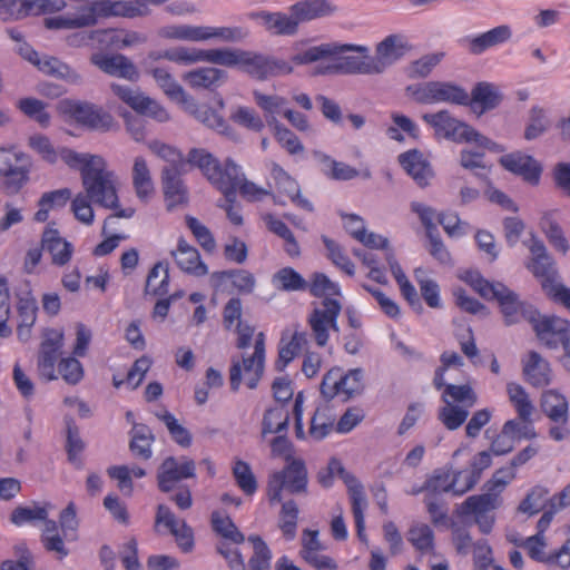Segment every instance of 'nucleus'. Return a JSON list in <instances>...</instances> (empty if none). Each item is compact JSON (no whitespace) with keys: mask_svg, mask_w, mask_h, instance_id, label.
<instances>
[{"mask_svg":"<svg viewBox=\"0 0 570 570\" xmlns=\"http://www.w3.org/2000/svg\"><path fill=\"white\" fill-rule=\"evenodd\" d=\"M298 521V507L294 500H288L282 504L279 512L278 528L283 537L291 541L295 538Z\"/></svg>","mask_w":570,"mask_h":570,"instance_id":"54","label":"nucleus"},{"mask_svg":"<svg viewBox=\"0 0 570 570\" xmlns=\"http://www.w3.org/2000/svg\"><path fill=\"white\" fill-rule=\"evenodd\" d=\"M179 104L186 112L195 117L198 121L208 128L217 130L226 136H234V130L226 120L213 108L207 105H199L191 96L186 95Z\"/></svg>","mask_w":570,"mask_h":570,"instance_id":"19","label":"nucleus"},{"mask_svg":"<svg viewBox=\"0 0 570 570\" xmlns=\"http://www.w3.org/2000/svg\"><path fill=\"white\" fill-rule=\"evenodd\" d=\"M502 100L497 86L490 82H478L472 91L471 98L469 97V104L474 112L479 116L488 110H492L499 106Z\"/></svg>","mask_w":570,"mask_h":570,"instance_id":"26","label":"nucleus"},{"mask_svg":"<svg viewBox=\"0 0 570 570\" xmlns=\"http://www.w3.org/2000/svg\"><path fill=\"white\" fill-rule=\"evenodd\" d=\"M507 392L509 401L517 411L519 419L524 423H531L534 406L524 387L518 383L511 382L507 385Z\"/></svg>","mask_w":570,"mask_h":570,"instance_id":"43","label":"nucleus"},{"mask_svg":"<svg viewBox=\"0 0 570 570\" xmlns=\"http://www.w3.org/2000/svg\"><path fill=\"white\" fill-rule=\"evenodd\" d=\"M244 180V175L239 167L232 160H227L224 166L216 170L209 181L223 193L227 203H235L238 185Z\"/></svg>","mask_w":570,"mask_h":570,"instance_id":"23","label":"nucleus"},{"mask_svg":"<svg viewBox=\"0 0 570 570\" xmlns=\"http://www.w3.org/2000/svg\"><path fill=\"white\" fill-rule=\"evenodd\" d=\"M308 345L307 334L295 331L292 334L284 333L278 345V358L276 367L283 371Z\"/></svg>","mask_w":570,"mask_h":570,"instance_id":"25","label":"nucleus"},{"mask_svg":"<svg viewBox=\"0 0 570 570\" xmlns=\"http://www.w3.org/2000/svg\"><path fill=\"white\" fill-rule=\"evenodd\" d=\"M213 531L223 541L218 544V552L227 560L232 570H246L243 557L237 548L230 544H240L245 535L238 530L230 517L222 511H214L210 518Z\"/></svg>","mask_w":570,"mask_h":570,"instance_id":"8","label":"nucleus"},{"mask_svg":"<svg viewBox=\"0 0 570 570\" xmlns=\"http://www.w3.org/2000/svg\"><path fill=\"white\" fill-rule=\"evenodd\" d=\"M523 363L524 380L534 387H542L551 382L550 364L534 351L529 352Z\"/></svg>","mask_w":570,"mask_h":570,"instance_id":"27","label":"nucleus"},{"mask_svg":"<svg viewBox=\"0 0 570 570\" xmlns=\"http://www.w3.org/2000/svg\"><path fill=\"white\" fill-rule=\"evenodd\" d=\"M146 294L154 296H165L169 291V268L168 264L158 262L149 271L146 287Z\"/></svg>","mask_w":570,"mask_h":570,"instance_id":"47","label":"nucleus"},{"mask_svg":"<svg viewBox=\"0 0 570 570\" xmlns=\"http://www.w3.org/2000/svg\"><path fill=\"white\" fill-rule=\"evenodd\" d=\"M508 484L507 480L492 475L484 484L485 492L466 498L459 508V514L464 518L473 517L480 531L490 533L494 524L493 511L501 505V493Z\"/></svg>","mask_w":570,"mask_h":570,"instance_id":"3","label":"nucleus"},{"mask_svg":"<svg viewBox=\"0 0 570 570\" xmlns=\"http://www.w3.org/2000/svg\"><path fill=\"white\" fill-rule=\"evenodd\" d=\"M135 210L132 208H125L117 210L114 215L106 218L102 226V235L105 239L96 246L95 249H115L119 246V242L125 239L127 235L125 233L116 232V224L118 218H130Z\"/></svg>","mask_w":570,"mask_h":570,"instance_id":"37","label":"nucleus"},{"mask_svg":"<svg viewBox=\"0 0 570 570\" xmlns=\"http://www.w3.org/2000/svg\"><path fill=\"white\" fill-rule=\"evenodd\" d=\"M164 525L175 538V541L183 552H190L194 548V531L186 521L178 519L171 510L159 504L155 518V528Z\"/></svg>","mask_w":570,"mask_h":570,"instance_id":"15","label":"nucleus"},{"mask_svg":"<svg viewBox=\"0 0 570 570\" xmlns=\"http://www.w3.org/2000/svg\"><path fill=\"white\" fill-rule=\"evenodd\" d=\"M422 119L434 128L436 135L454 141H466L473 128L452 117L448 110L424 114Z\"/></svg>","mask_w":570,"mask_h":570,"instance_id":"17","label":"nucleus"},{"mask_svg":"<svg viewBox=\"0 0 570 570\" xmlns=\"http://www.w3.org/2000/svg\"><path fill=\"white\" fill-rule=\"evenodd\" d=\"M227 79V72L214 67H200L183 75V80L193 89L216 90Z\"/></svg>","mask_w":570,"mask_h":570,"instance_id":"24","label":"nucleus"},{"mask_svg":"<svg viewBox=\"0 0 570 570\" xmlns=\"http://www.w3.org/2000/svg\"><path fill=\"white\" fill-rule=\"evenodd\" d=\"M508 484L507 480L492 475L484 484L485 492L466 498L459 508V514L464 518L473 517L480 531L490 533L494 524L493 511L501 505V493Z\"/></svg>","mask_w":570,"mask_h":570,"instance_id":"2","label":"nucleus"},{"mask_svg":"<svg viewBox=\"0 0 570 570\" xmlns=\"http://www.w3.org/2000/svg\"><path fill=\"white\" fill-rule=\"evenodd\" d=\"M442 401L444 403L451 402V404L458 403V405L461 403L472 406L476 402V395L468 384H448L442 392Z\"/></svg>","mask_w":570,"mask_h":570,"instance_id":"63","label":"nucleus"},{"mask_svg":"<svg viewBox=\"0 0 570 570\" xmlns=\"http://www.w3.org/2000/svg\"><path fill=\"white\" fill-rule=\"evenodd\" d=\"M335 415L328 405L317 406L312 420L308 434L314 440H323L334 429Z\"/></svg>","mask_w":570,"mask_h":570,"instance_id":"46","label":"nucleus"},{"mask_svg":"<svg viewBox=\"0 0 570 570\" xmlns=\"http://www.w3.org/2000/svg\"><path fill=\"white\" fill-rule=\"evenodd\" d=\"M232 472L237 487L246 495H253L257 491V480L247 462L236 459Z\"/></svg>","mask_w":570,"mask_h":570,"instance_id":"57","label":"nucleus"},{"mask_svg":"<svg viewBox=\"0 0 570 570\" xmlns=\"http://www.w3.org/2000/svg\"><path fill=\"white\" fill-rule=\"evenodd\" d=\"M90 62L109 76L125 78L135 81L139 77L136 66L126 56L94 53Z\"/></svg>","mask_w":570,"mask_h":570,"instance_id":"20","label":"nucleus"},{"mask_svg":"<svg viewBox=\"0 0 570 570\" xmlns=\"http://www.w3.org/2000/svg\"><path fill=\"white\" fill-rule=\"evenodd\" d=\"M340 478L343 480L348 490L351 500L352 513L355 522L356 535L361 542L367 543L365 533V509L367 507L366 497L363 485L351 473H348L341 460L332 458L325 469H322L317 474L320 484L324 488L333 485L334 479Z\"/></svg>","mask_w":570,"mask_h":570,"instance_id":"4","label":"nucleus"},{"mask_svg":"<svg viewBox=\"0 0 570 570\" xmlns=\"http://www.w3.org/2000/svg\"><path fill=\"white\" fill-rule=\"evenodd\" d=\"M306 291L312 296L323 299H337L341 296L340 285L321 272L309 275L306 281Z\"/></svg>","mask_w":570,"mask_h":570,"instance_id":"38","label":"nucleus"},{"mask_svg":"<svg viewBox=\"0 0 570 570\" xmlns=\"http://www.w3.org/2000/svg\"><path fill=\"white\" fill-rule=\"evenodd\" d=\"M216 289L223 284L230 282L233 287L239 293L249 294L254 291L255 278L247 271H223L216 272L212 276Z\"/></svg>","mask_w":570,"mask_h":570,"instance_id":"39","label":"nucleus"},{"mask_svg":"<svg viewBox=\"0 0 570 570\" xmlns=\"http://www.w3.org/2000/svg\"><path fill=\"white\" fill-rule=\"evenodd\" d=\"M151 73L165 95L170 99L179 102L187 95L184 88L175 81L167 70L163 68H155Z\"/></svg>","mask_w":570,"mask_h":570,"instance_id":"64","label":"nucleus"},{"mask_svg":"<svg viewBox=\"0 0 570 570\" xmlns=\"http://www.w3.org/2000/svg\"><path fill=\"white\" fill-rule=\"evenodd\" d=\"M78 529V519L76 507L70 502L59 515V524L55 520H46L42 533L41 543L49 552H55L61 560L69 553L65 547L63 539H75Z\"/></svg>","mask_w":570,"mask_h":570,"instance_id":"6","label":"nucleus"},{"mask_svg":"<svg viewBox=\"0 0 570 570\" xmlns=\"http://www.w3.org/2000/svg\"><path fill=\"white\" fill-rule=\"evenodd\" d=\"M248 542L254 549L248 561L249 570H271L272 552L266 542L257 534L249 535Z\"/></svg>","mask_w":570,"mask_h":570,"instance_id":"55","label":"nucleus"},{"mask_svg":"<svg viewBox=\"0 0 570 570\" xmlns=\"http://www.w3.org/2000/svg\"><path fill=\"white\" fill-rule=\"evenodd\" d=\"M104 18L117 16L125 18H136L148 13V9L137 1H110L101 0Z\"/></svg>","mask_w":570,"mask_h":570,"instance_id":"48","label":"nucleus"},{"mask_svg":"<svg viewBox=\"0 0 570 570\" xmlns=\"http://www.w3.org/2000/svg\"><path fill=\"white\" fill-rule=\"evenodd\" d=\"M184 171L185 168L177 169L176 167H164L161 170V183L168 209L186 205L188 202L187 188L180 178Z\"/></svg>","mask_w":570,"mask_h":570,"instance_id":"22","label":"nucleus"},{"mask_svg":"<svg viewBox=\"0 0 570 570\" xmlns=\"http://www.w3.org/2000/svg\"><path fill=\"white\" fill-rule=\"evenodd\" d=\"M63 346V332L57 328H47L37 361V368L40 379L45 381L57 380L56 364Z\"/></svg>","mask_w":570,"mask_h":570,"instance_id":"13","label":"nucleus"},{"mask_svg":"<svg viewBox=\"0 0 570 570\" xmlns=\"http://www.w3.org/2000/svg\"><path fill=\"white\" fill-rule=\"evenodd\" d=\"M289 422V404L276 403L266 410L262 422V435L286 433Z\"/></svg>","mask_w":570,"mask_h":570,"instance_id":"35","label":"nucleus"},{"mask_svg":"<svg viewBox=\"0 0 570 570\" xmlns=\"http://www.w3.org/2000/svg\"><path fill=\"white\" fill-rule=\"evenodd\" d=\"M441 101L466 106L469 104V94L458 85L434 81V102Z\"/></svg>","mask_w":570,"mask_h":570,"instance_id":"51","label":"nucleus"},{"mask_svg":"<svg viewBox=\"0 0 570 570\" xmlns=\"http://www.w3.org/2000/svg\"><path fill=\"white\" fill-rule=\"evenodd\" d=\"M76 29L92 27L97 24L100 18H104L101 0H96L89 4L81 6L77 12L70 13Z\"/></svg>","mask_w":570,"mask_h":570,"instance_id":"59","label":"nucleus"},{"mask_svg":"<svg viewBox=\"0 0 570 570\" xmlns=\"http://www.w3.org/2000/svg\"><path fill=\"white\" fill-rule=\"evenodd\" d=\"M156 416L163 421L171 436V439L183 448L191 444V434L189 431L178 423V420L167 410L156 413Z\"/></svg>","mask_w":570,"mask_h":570,"instance_id":"62","label":"nucleus"},{"mask_svg":"<svg viewBox=\"0 0 570 570\" xmlns=\"http://www.w3.org/2000/svg\"><path fill=\"white\" fill-rule=\"evenodd\" d=\"M307 489V470L302 459L286 463L282 471L273 473L267 483V498L272 505L282 501L283 490L304 493Z\"/></svg>","mask_w":570,"mask_h":570,"instance_id":"7","label":"nucleus"},{"mask_svg":"<svg viewBox=\"0 0 570 570\" xmlns=\"http://www.w3.org/2000/svg\"><path fill=\"white\" fill-rule=\"evenodd\" d=\"M36 67L48 76L63 79L71 83H78L81 81V76L75 69L52 56H43L40 61L36 62Z\"/></svg>","mask_w":570,"mask_h":570,"instance_id":"41","label":"nucleus"},{"mask_svg":"<svg viewBox=\"0 0 570 570\" xmlns=\"http://www.w3.org/2000/svg\"><path fill=\"white\" fill-rule=\"evenodd\" d=\"M132 183L138 198L146 200L154 193L150 171L142 157H137L132 168Z\"/></svg>","mask_w":570,"mask_h":570,"instance_id":"50","label":"nucleus"},{"mask_svg":"<svg viewBox=\"0 0 570 570\" xmlns=\"http://www.w3.org/2000/svg\"><path fill=\"white\" fill-rule=\"evenodd\" d=\"M346 51L365 52L367 51V48L356 45L323 43L321 46L312 47L303 53L295 55L293 57V61L299 65L311 63L323 58L342 55Z\"/></svg>","mask_w":570,"mask_h":570,"instance_id":"30","label":"nucleus"},{"mask_svg":"<svg viewBox=\"0 0 570 570\" xmlns=\"http://www.w3.org/2000/svg\"><path fill=\"white\" fill-rule=\"evenodd\" d=\"M160 36L167 39L185 40V41H205L206 27L203 26H168L160 30Z\"/></svg>","mask_w":570,"mask_h":570,"instance_id":"52","label":"nucleus"},{"mask_svg":"<svg viewBox=\"0 0 570 570\" xmlns=\"http://www.w3.org/2000/svg\"><path fill=\"white\" fill-rule=\"evenodd\" d=\"M67 111L80 125L98 131H109L116 126L114 117L102 108L89 102L63 101Z\"/></svg>","mask_w":570,"mask_h":570,"instance_id":"14","label":"nucleus"},{"mask_svg":"<svg viewBox=\"0 0 570 570\" xmlns=\"http://www.w3.org/2000/svg\"><path fill=\"white\" fill-rule=\"evenodd\" d=\"M129 443L132 455L137 459L149 460L153 455L151 444L155 440L151 430L145 424L134 423Z\"/></svg>","mask_w":570,"mask_h":570,"instance_id":"42","label":"nucleus"},{"mask_svg":"<svg viewBox=\"0 0 570 570\" xmlns=\"http://www.w3.org/2000/svg\"><path fill=\"white\" fill-rule=\"evenodd\" d=\"M503 227L509 246H519V239L523 237L522 243L528 249H544L542 242L531 232H524V224L518 217H507L503 222Z\"/></svg>","mask_w":570,"mask_h":570,"instance_id":"33","label":"nucleus"},{"mask_svg":"<svg viewBox=\"0 0 570 570\" xmlns=\"http://www.w3.org/2000/svg\"><path fill=\"white\" fill-rule=\"evenodd\" d=\"M500 165L508 171L521 176L531 185H537L541 175V166L529 155L520 151L511 153L499 159Z\"/></svg>","mask_w":570,"mask_h":570,"instance_id":"21","label":"nucleus"},{"mask_svg":"<svg viewBox=\"0 0 570 570\" xmlns=\"http://www.w3.org/2000/svg\"><path fill=\"white\" fill-rule=\"evenodd\" d=\"M399 161L420 187L429 185V180L432 177V169L419 150L412 149L401 154Z\"/></svg>","mask_w":570,"mask_h":570,"instance_id":"29","label":"nucleus"},{"mask_svg":"<svg viewBox=\"0 0 570 570\" xmlns=\"http://www.w3.org/2000/svg\"><path fill=\"white\" fill-rule=\"evenodd\" d=\"M424 493V495L441 497L443 493L452 494L451 469L438 468L428 475L424 484L420 488H414L411 494Z\"/></svg>","mask_w":570,"mask_h":570,"instance_id":"34","label":"nucleus"},{"mask_svg":"<svg viewBox=\"0 0 570 570\" xmlns=\"http://www.w3.org/2000/svg\"><path fill=\"white\" fill-rule=\"evenodd\" d=\"M511 36L507 26H499L488 32L474 37L470 41V51L474 55L483 52L485 49L504 42Z\"/></svg>","mask_w":570,"mask_h":570,"instance_id":"49","label":"nucleus"},{"mask_svg":"<svg viewBox=\"0 0 570 570\" xmlns=\"http://www.w3.org/2000/svg\"><path fill=\"white\" fill-rule=\"evenodd\" d=\"M195 476V463L193 460L183 458L180 461L174 456L165 459L159 468L157 480L163 492L171 491L175 485L185 479Z\"/></svg>","mask_w":570,"mask_h":570,"instance_id":"16","label":"nucleus"},{"mask_svg":"<svg viewBox=\"0 0 570 570\" xmlns=\"http://www.w3.org/2000/svg\"><path fill=\"white\" fill-rule=\"evenodd\" d=\"M407 540L421 554L434 552V531L426 523L417 522L412 524L407 531Z\"/></svg>","mask_w":570,"mask_h":570,"instance_id":"45","label":"nucleus"},{"mask_svg":"<svg viewBox=\"0 0 570 570\" xmlns=\"http://www.w3.org/2000/svg\"><path fill=\"white\" fill-rule=\"evenodd\" d=\"M85 194L94 204L107 209H118L117 179L101 158L92 160L81 177Z\"/></svg>","mask_w":570,"mask_h":570,"instance_id":"5","label":"nucleus"},{"mask_svg":"<svg viewBox=\"0 0 570 570\" xmlns=\"http://www.w3.org/2000/svg\"><path fill=\"white\" fill-rule=\"evenodd\" d=\"M186 163L198 167L209 180L220 167L219 161L206 149L193 148L189 150Z\"/></svg>","mask_w":570,"mask_h":570,"instance_id":"60","label":"nucleus"},{"mask_svg":"<svg viewBox=\"0 0 570 570\" xmlns=\"http://www.w3.org/2000/svg\"><path fill=\"white\" fill-rule=\"evenodd\" d=\"M314 155L327 168L324 173L332 179L350 180L358 176V170L345 163L336 161L320 151H316Z\"/></svg>","mask_w":570,"mask_h":570,"instance_id":"53","label":"nucleus"},{"mask_svg":"<svg viewBox=\"0 0 570 570\" xmlns=\"http://www.w3.org/2000/svg\"><path fill=\"white\" fill-rule=\"evenodd\" d=\"M31 168L30 160L17 165L14 168L8 170V173H3L1 176H4L3 187L4 191L8 195L18 194L21 188L29 181V173Z\"/></svg>","mask_w":570,"mask_h":570,"instance_id":"58","label":"nucleus"},{"mask_svg":"<svg viewBox=\"0 0 570 570\" xmlns=\"http://www.w3.org/2000/svg\"><path fill=\"white\" fill-rule=\"evenodd\" d=\"M265 363V334L259 332L255 336L254 352L249 356H244L242 362L233 360L229 370V382L233 392L238 391L242 377L244 379L248 389H255L264 372Z\"/></svg>","mask_w":570,"mask_h":570,"instance_id":"9","label":"nucleus"},{"mask_svg":"<svg viewBox=\"0 0 570 570\" xmlns=\"http://www.w3.org/2000/svg\"><path fill=\"white\" fill-rule=\"evenodd\" d=\"M529 269L540 281L543 291L557 281L554 263L548 252H539L529 264Z\"/></svg>","mask_w":570,"mask_h":570,"instance_id":"44","label":"nucleus"},{"mask_svg":"<svg viewBox=\"0 0 570 570\" xmlns=\"http://www.w3.org/2000/svg\"><path fill=\"white\" fill-rule=\"evenodd\" d=\"M50 0H0L2 20L20 19L30 12H50Z\"/></svg>","mask_w":570,"mask_h":570,"instance_id":"28","label":"nucleus"},{"mask_svg":"<svg viewBox=\"0 0 570 570\" xmlns=\"http://www.w3.org/2000/svg\"><path fill=\"white\" fill-rule=\"evenodd\" d=\"M469 411L458 404L451 402L444 403V406L439 409V421L450 431L458 430L468 419Z\"/></svg>","mask_w":570,"mask_h":570,"instance_id":"61","label":"nucleus"},{"mask_svg":"<svg viewBox=\"0 0 570 570\" xmlns=\"http://www.w3.org/2000/svg\"><path fill=\"white\" fill-rule=\"evenodd\" d=\"M294 14L296 24L320 19L332 14L335 7L330 0H303L298 1L289 8Z\"/></svg>","mask_w":570,"mask_h":570,"instance_id":"31","label":"nucleus"},{"mask_svg":"<svg viewBox=\"0 0 570 570\" xmlns=\"http://www.w3.org/2000/svg\"><path fill=\"white\" fill-rule=\"evenodd\" d=\"M341 311L342 305L338 299H323L321 306L314 307L309 313L307 324L317 346H326L331 331L336 333L340 331L337 318Z\"/></svg>","mask_w":570,"mask_h":570,"instance_id":"11","label":"nucleus"},{"mask_svg":"<svg viewBox=\"0 0 570 570\" xmlns=\"http://www.w3.org/2000/svg\"><path fill=\"white\" fill-rule=\"evenodd\" d=\"M410 45L401 35H391L376 46V55L386 68L410 50Z\"/></svg>","mask_w":570,"mask_h":570,"instance_id":"40","label":"nucleus"},{"mask_svg":"<svg viewBox=\"0 0 570 570\" xmlns=\"http://www.w3.org/2000/svg\"><path fill=\"white\" fill-rule=\"evenodd\" d=\"M460 279L470 285L485 299H497L508 325L528 320L538 338L548 347L561 346L564 351V365L570 370V322L558 316H541L532 306L521 303L517 294L501 283H491L473 269L459 274Z\"/></svg>","mask_w":570,"mask_h":570,"instance_id":"1","label":"nucleus"},{"mask_svg":"<svg viewBox=\"0 0 570 570\" xmlns=\"http://www.w3.org/2000/svg\"><path fill=\"white\" fill-rule=\"evenodd\" d=\"M179 104L186 112L195 117L198 121L208 128L217 130L226 136H234V130L226 120L213 108L207 105H199L191 96L186 95Z\"/></svg>","mask_w":570,"mask_h":570,"instance_id":"18","label":"nucleus"},{"mask_svg":"<svg viewBox=\"0 0 570 570\" xmlns=\"http://www.w3.org/2000/svg\"><path fill=\"white\" fill-rule=\"evenodd\" d=\"M243 49L218 48L204 50L203 61L224 67H239Z\"/></svg>","mask_w":570,"mask_h":570,"instance_id":"56","label":"nucleus"},{"mask_svg":"<svg viewBox=\"0 0 570 570\" xmlns=\"http://www.w3.org/2000/svg\"><path fill=\"white\" fill-rule=\"evenodd\" d=\"M363 389L364 374L361 368H353L345 373L340 367H333L324 375L321 383V393L325 399L338 397L344 402L361 394Z\"/></svg>","mask_w":570,"mask_h":570,"instance_id":"10","label":"nucleus"},{"mask_svg":"<svg viewBox=\"0 0 570 570\" xmlns=\"http://www.w3.org/2000/svg\"><path fill=\"white\" fill-rule=\"evenodd\" d=\"M255 17L262 21L267 31L275 36H294L298 30L294 14L291 11L289 14L261 11Z\"/></svg>","mask_w":570,"mask_h":570,"instance_id":"32","label":"nucleus"},{"mask_svg":"<svg viewBox=\"0 0 570 570\" xmlns=\"http://www.w3.org/2000/svg\"><path fill=\"white\" fill-rule=\"evenodd\" d=\"M239 68L257 80L288 75L293 71V67L283 59L249 50L243 51Z\"/></svg>","mask_w":570,"mask_h":570,"instance_id":"12","label":"nucleus"},{"mask_svg":"<svg viewBox=\"0 0 570 570\" xmlns=\"http://www.w3.org/2000/svg\"><path fill=\"white\" fill-rule=\"evenodd\" d=\"M541 410L551 421H569V404L566 396L548 390L541 396Z\"/></svg>","mask_w":570,"mask_h":570,"instance_id":"36","label":"nucleus"}]
</instances>
